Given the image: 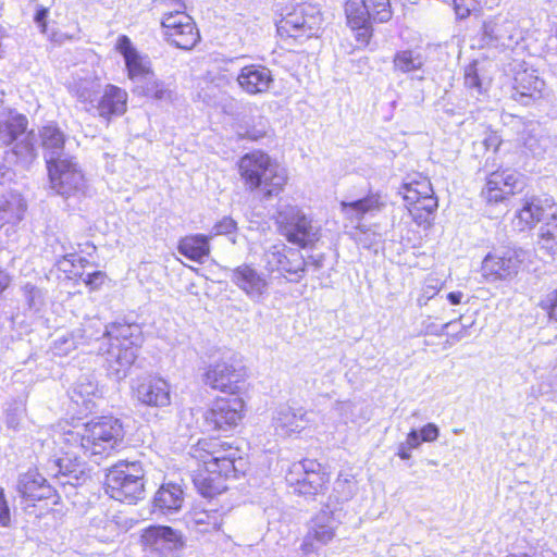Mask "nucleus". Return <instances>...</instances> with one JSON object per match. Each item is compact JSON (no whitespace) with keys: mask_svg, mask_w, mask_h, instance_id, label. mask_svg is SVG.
<instances>
[{"mask_svg":"<svg viewBox=\"0 0 557 557\" xmlns=\"http://www.w3.org/2000/svg\"><path fill=\"white\" fill-rule=\"evenodd\" d=\"M122 437V424L117 419L107 417L91 420L78 431L65 433V442L72 450L53 462L50 468L51 474L57 476L76 473L82 467L78 451L87 457H95L98 462L110 455Z\"/></svg>","mask_w":557,"mask_h":557,"instance_id":"nucleus-1","label":"nucleus"},{"mask_svg":"<svg viewBox=\"0 0 557 557\" xmlns=\"http://www.w3.org/2000/svg\"><path fill=\"white\" fill-rule=\"evenodd\" d=\"M238 169L245 187L249 191L258 193L265 200L277 196L287 182L285 169L272 162L271 158L260 150L243 156Z\"/></svg>","mask_w":557,"mask_h":557,"instance_id":"nucleus-2","label":"nucleus"},{"mask_svg":"<svg viewBox=\"0 0 557 557\" xmlns=\"http://www.w3.org/2000/svg\"><path fill=\"white\" fill-rule=\"evenodd\" d=\"M520 230L543 222L540 245L550 256H557V206L552 198L533 197L517 213Z\"/></svg>","mask_w":557,"mask_h":557,"instance_id":"nucleus-3","label":"nucleus"},{"mask_svg":"<svg viewBox=\"0 0 557 557\" xmlns=\"http://www.w3.org/2000/svg\"><path fill=\"white\" fill-rule=\"evenodd\" d=\"M27 124L25 115L8 108L0 110V144L13 145V154L24 163L36 157L37 135L26 132Z\"/></svg>","mask_w":557,"mask_h":557,"instance_id":"nucleus-4","label":"nucleus"},{"mask_svg":"<svg viewBox=\"0 0 557 557\" xmlns=\"http://www.w3.org/2000/svg\"><path fill=\"white\" fill-rule=\"evenodd\" d=\"M276 223L289 243L302 248L312 247L321 237V226L296 206H280Z\"/></svg>","mask_w":557,"mask_h":557,"instance_id":"nucleus-5","label":"nucleus"},{"mask_svg":"<svg viewBox=\"0 0 557 557\" xmlns=\"http://www.w3.org/2000/svg\"><path fill=\"white\" fill-rule=\"evenodd\" d=\"M530 252L520 247H503L488 252L481 265L482 276L488 283L515 277Z\"/></svg>","mask_w":557,"mask_h":557,"instance_id":"nucleus-6","label":"nucleus"},{"mask_svg":"<svg viewBox=\"0 0 557 557\" xmlns=\"http://www.w3.org/2000/svg\"><path fill=\"white\" fill-rule=\"evenodd\" d=\"M322 17L317 7L299 4L277 24V33L295 39L311 38L321 28Z\"/></svg>","mask_w":557,"mask_h":557,"instance_id":"nucleus-7","label":"nucleus"},{"mask_svg":"<svg viewBox=\"0 0 557 557\" xmlns=\"http://www.w3.org/2000/svg\"><path fill=\"white\" fill-rule=\"evenodd\" d=\"M161 26L165 41L178 49L190 50L200 40L196 23L183 11L165 13Z\"/></svg>","mask_w":557,"mask_h":557,"instance_id":"nucleus-8","label":"nucleus"},{"mask_svg":"<svg viewBox=\"0 0 557 557\" xmlns=\"http://www.w3.org/2000/svg\"><path fill=\"white\" fill-rule=\"evenodd\" d=\"M51 188L57 194L69 197L85 188V176L72 157H63L47 165Z\"/></svg>","mask_w":557,"mask_h":557,"instance_id":"nucleus-9","label":"nucleus"},{"mask_svg":"<svg viewBox=\"0 0 557 557\" xmlns=\"http://www.w3.org/2000/svg\"><path fill=\"white\" fill-rule=\"evenodd\" d=\"M244 401L239 397L216 399L203 416L208 431L228 432L243 419Z\"/></svg>","mask_w":557,"mask_h":557,"instance_id":"nucleus-10","label":"nucleus"},{"mask_svg":"<svg viewBox=\"0 0 557 557\" xmlns=\"http://www.w3.org/2000/svg\"><path fill=\"white\" fill-rule=\"evenodd\" d=\"M129 468L135 469L136 463L120 462L115 465L107 474V485L112 491V497L136 503L139 492L138 476L131 472Z\"/></svg>","mask_w":557,"mask_h":557,"instance_id":"nucleus-11","label":"nucleus"},{"mask_svg":"<svg viewBox=\"0 0 557 557\" xmlns=\"http://www.w3.org/2000/svg\"><path fill=\"white\" fill-rule=\"evenodd\" d=\"M227 277L255 302H261L268 295L269 283L262 273L249 264H242L228 270Z\"/></svg>","mask_w":557,"mask_h":557,"instance_id":"nucleus-12","label":"nucleus"},{"mask_svg":"<svg viewBox=\"0 0 557 557\" xmlns=\"http://www.w3.org/2000/svg\"><path fill=\"white\" fill-rule=\"evenodd\" d=\"M238 87L249 96L264 95L274 85L272 71L260 63L243 65L236 75H232Z\"/></svg>","mask_w":557,"mask_h":557,"instance_id":"nucleus-13","label":"nucleus"},{"mask_svg":"<svg viewBox=\"0 0 557 557\" xmlns=\"http://www.w3.org/2000/svg\"><path fill=\"white\" fill-rule=\"evenodd\" d=\"M141 546L166 555L183 548L184 539L180 531L168 525L151 524L141 530Z\"/></svg>","mask_w":557,"mask_h":557,"instance_id":"nucleus-14","label":"nucleus"},{"mask_svg":"<svg viewBox=\"0 0 557 557\" xmlns=\"http://www.w3.org/2000/svg\"><path fill=\"white\" fill-rule=\"evenodd\" d=\"M523 187L522 175L512 170H502L492 172L482 190V195L488 202H498Z\"/></svg>","mask_w":557,"mask_h":557,"instance_id":"nucleus-15","label":"nucleus"},{"mask_svg":"<svg viewBox=\"0 0 557 557\" xmlns=\"http://www.w3.org/2000/svg\"><path fill=\"white\" fill-rule=\"evenodd\" d=\"M216 443L199 441L197 451L202 450L206 455H201L202 466L208 467L212 471L236 476L238 471L237 463L242 465V458L237 457V450L216 448Z\"/></svg>","mask_w":557,"mask_h":557,"instance_id":"nucleus-16","label":"nucleus"},{"mask_svg":"<svg viewBox=\"0 0 557 557\" xmlns=\"http://www.w3.org/2000/svg\"><path fill=\"white\" fill-rule=\"evenodd\" d=\"M338 521L334 518L333 511L327 507L319 511L309 524L305 536L302 548L305 552H313L322 545L327 544L335 536Z\"/></svg>","mask_w":557,"mask_h":557,"instance_id":"nucleus-17","label":"nucleus"},{"mask_svg":"<svg viewBox=\"0 0 557 557\" xmlns=\"http://www.w3.org/2000/svg\"><path fill=\"white\" fill-rule=\"evenodd\" d=\"M242 380L240 371L225 361L210 364L203 374V382L213 389L234 395L238 392Z\"/></svg>","mask_w":557,"mask_h":557,"instance_id":"nucleus-18","label":"nucleus"},{"mask_svg":"<svg viewBox=\"0 0 557 557\" xmlns=\"http://www.w3.org/2000/svg\"><path fill=\"white\" fill-rule=\"evenodd\" d=\"M296 470L305 471V481H298L295 494L312 497L326 490L329 475L321 470V465L315 460L305 459L296 463Z\"/></svg>","mask_w":557,"mask_h":557,"instance_id":"nucleus-19","label":"nucleus"},{"mask_svg":"<svg viewBox=\"0 0 557 557\" xmlns=\"http://www.w3.org/2000/svg\"><path fill=\"white\" fill-rule=\"evenodd\" d=\"M515 32L513 22L507 18L492 17L484 21L482 25L481 41L483 46L508 48L515 42Z\"/></svg>","mask_w":557,"mask_h":557,"instance_id":"nucleus-20","label":"nucleus"},{"mask_svg":"<svg viewBox=\"0 0 557 557\" xmlns=\"http://www.w3.org/2000/svg\"><path fill=\"white\" fill-rule=\"evenodd\" d=\"M364 0H349L345 4L347 24L356 30V39L361 45H368L372 37V20Z\"/></svg>","mask_w":557,"mask_h":557,"instance_id":"nucleus-21","label":"nucleus"},{"mask_svg":"<svg viewBox=\"0 0 557 557\" xmlns=\"http://www.w3.org/2000/svg\"><path fill=\"white\" fill-rule=\"evenodd\" d=\"M545 83L534 71H522L515 77L512 98L522 106H529L543 97Z\"/></svg>","mask_w":557,"mask_h":557,"instance_id":"nucleus-22","label":"nucleus"},{"mask_svg":"<svg viewBox=\"0 0 557 557\" xmlns=\"http://www.w3.org/2000/svg\"><path fill=\"white\" fill-rule=\"evenodd\" d=\"M184 504V492L178 484H162L151 503V515L169 516L178 512Z\"/></svg>","mask_w":557,"mask_h":557,"instance_id":"nucleus-23","label":"nucleus"},{"mask_svg":"<svg viewBox=\"0 0 557 557\" xmlns=\"http://www.w3.org/2000/svg\"><path fill=\"white\" fill-rule=\"evenodd\" d=\"M308 422L307 412L304 409H294L288 406L280 407L273 418L275 432L281 436L300 433Z\"/></svg>","mask_w":557,"mask_h":557,"instance_id":"nucleus-24","label":"nucleus"},{"mask_svg":"<svg viewBox=\"0 0 557 557\" xmlns=\"http://www.w3.org/2000/svg\"><path fill=\"white\" fill-rule=\"evenodd\" d=\"M141 95L160 102L172 101V90L164 82L158 79L151 69V61L147 55H141Z\"/></svg>","mask_w":557,"mask_h":557,"instance_id":"nucleus-25","label":"nucleus"},{"mask_svg":"<svg viewBox=\"0 0 557 557\" xmlns=\"http://www.w3.org/2000/svg\"><path fill=\"white\" fill-rule=\"evenodd\" d=\"M231 474L212 471L208 467L202 466L193 475V483L199 494L206 498H212L226 491L225 481Z\"/></svg>","mask_w":557,"mask_h":557,"instance_id":"nucleus-26","label":"nucleus"},{"mask_svg":"<svg viewBox=\"0 0 557 557\" xmlns=\"http://www.w3.org/2000/svg\"><path fill=\"white\" fill-rule=\"evenodd\" d=\"M17 490L24 498L33 502L50 498L53 494V488L36 469L20 476Z\"/></svg>","mask_w":557,"mask_h":557,"instance_id":"nucleus-27","label":"nucleus"},{"mask_svg":"<svg viewBox=\"0 0 557 557\" xmlns=\"http://www.w3.org/2000/svg\"><path fill=\"white\" fill-rule=\"evenodd\" d=\"M41 147L45 151L47 165L63 158L65 135L54 123L42 126L38 132Z\"/></svg>","mask_w":557,"mask_h":557,"instance_id":"nucleus-28","label":"nucleus"},{"mask_svg":"<svg viewBox=\"0 0 557 557\" xmlns=\"http://www.w3.org/2000/svg\"><path fill=\"white\" fill-rule=\"evenodd\" d=\"M137 329V325H131L125 323H113L107 326L104 337L110 342V348L106 350L112 357H116L119 360L122 358L121 352L124 350L127 354L131 345H133V330Z\"/></svg>","mask_w":557,"mask_h":557,"instance_id":"nucleus-29","label":"nucleus"},{"mask_svg":"<svg viewBox=\"0 0 557 557\" xmlns=\"http://www.w3.org/2000/svg\"><path fill=\"white\" fill-rule=\"evenodd\" d=\"M91 108L104 119L123 114L126 110V92L119 87L108 86L97 106L92 104Z\"/></svg>","mask_w":557,"mask_h":557,"instance_id":"nucleus-30","label":"nucleus"},{"mask_svg":"<svg viewBox=\"0 0 557 557\" xmlns=\"http://www.w3.org/2000/svg\"><path fill=\"white\" fill-rule=\"evenodd\" d=\"M141 405L162 408L171 403L170 386L162 379H154L141 384Z\"/></svg>","mask_w":557,"mask_h":557,"instance_id":"nucleus-31","label":"nucleus"},{"mask_svg":"<svg viewBox=\"0 0 557 557\" xmlns=\"http://www.w3.org/2000/svg\"><path fill=\"white\" fill-rule=\"evenodd\" d=\"M178 251L190 260L202 262L210 252L209 238L202 234L186 236L180 240Z\"/></svg>","mask_w":557,"mask_h":557,"instance_id":"nucleus-32","label":"nucleus"},{"mask_svg":"<svg viewBox=\"0 0 557 557\" xmlns=\"http://www.w3.org/2000/svg\"><path fill=\"white\" fill-rule=\"evenodd\" d=\"M380 206V196L375 194H370L355 201L341 202L342 212L345 216L357 221L362 220L366 213L379 210Z\"/></svg>","mask_w":557,"mask_h":557,"instance_id":"nucleus-33","label":"nucleus"},{"mask_svg":"<svg viewBox=\"0 0 557 557\" xmlns=\"http://www.w3.org/2000/svg\"><path fill=\"white\" fill-rule=\"evenodd\" d=\"M69 89L81 102L92 106L96 95L99 92L100 83L91 76L73 77V81L69 85Z\"/></svg>","mask_w":557,"mask_h":557,"instance_id":"nucleus-34","label":"nucleus"},{"mask_svg":"<svg viewBox=\"0 0 557 557\" xmlns=\"http://www.w3.org/2000/svg\"><path fill=\"white\" fill-rule=\"evenodd\" d=\"M394 69L401 73H411L421 70L425 63V58L414 50L398 51L393 59Z\"/></svg>","mask_w":557,"mask_h":557,"instance_id":"nucleus-35","label":"nucleus"},{"mask_svg":"<svg viewBox=\"0 0 557 557\" xmlns=\"http://www.w3.org/2000/svg\"><path fill=\"white\" fill-rule=\"evenodd\" d=\"M115 49L123 55L131 78L139 76V62L136 48L125 35L119 36Z\"/></svg>","mask_w":557,"mask_h":557,"instance_id":"nucleus-36","label":"nucleus"},{"mask_svg":"<svg viewBox=\"0 0 557 557\" xmlns=\"http://www.w3.org/2000/svg\"><path fill=\"white\" fill-rule=\"evenodd\" d=\"M306 270L305 258L298 250L288 248L280 272L297 275L301 278Z\"/></svg>","mask_w":557,"mask_h":557,"instance_id":"nucleus-37","label":"nucleus"},{"mask_svg":"<svg viewBox=\"0 0 557 557\" xmlns=\"http://www.w3.org/2000/svg\"><path fill=\"white\" fill-rule=\"evenodd\" d=\"M23 297L29 310L40 311L45 305V292L32 283H26L22 287Z\"/></svg>","mask_w":557,"mask_h":557,"instance_id":"nucleus-38","label":"nucleus"},{"mask_svg":"<svg viewBox=\"0 0 557 557\" xmlns=\"http://www.w3.org/2000/svg\"><path fill=\"white\" fill-rule=\"evenodd\" d=\"M372 22L384 23L392 17L389 0H364Z\"/></svg>","mask_w":557,"mask_h":557,"instance_id":"nucleus-39","label":"nucleus"},{"mask_svg":"<svg viewBox=\"0 0 557 557\" xmlns=\"http://www.w3.org/2000/svg\"><path fill=\"white\" fill-rule=\"evenodd\" d=\"M287 249L288 248L284 244H276L265 250L263 260L269 271L273 272L281 270Z\"/></svg>","mask_w":557,"mask_h":557,"instance_id":"nucleus-40","label":"nucleus"},{"mask_svg":"<svg viewBox=\"0 0 557 557\" xmlns=\"http://www.w3.org/2000/svg\"><path fill=\"white\" fill-rule=\"evenodd\" d=\"M82 338V330L61 335L54 341L53 349L57 355H67L77 348L78 339Z\"/></svg>","mask_w":557,"mask_h":557,"instance_id":"nucleus-41","label":"nucleus"},{"mask_svg":"<svg viewBox=\"0 0 557 557\" xmlns=\"http://www.w3.org/2000/svg\"><path fill=\"white\" fill-rule=\"evenodd\" d=\"M404 188L406 189L404 199L407 202L411 200L421 199V197L428 196L433 193L431 183L429 181L405 184Z\"/></svg>","mask_w":557,"mask_h":557,"instance_id":"nucleus-42","label":"nucleus"},{"mask_svg":"<svg viewBox=\"0 0 557 557\" xmlns=\"http://www.w3.org/2000/svg\"><path fill=\"white\" fill-rule=\"evenodd\" d=\"M465 87L478 96L483 95L481 78L478 74L476 64L471 63L465 69Z\"/></svg>","mask_w":557,"mask_h":557,"instance_id":"nucleus-43","label":"nucleus"},{"mask_svg":"<svg viewBox=\"0 0 557 557\" xmlns=\"http://www.w3.org/2000/svg\"><path fill=\"white\" fill-rule=\"evenodd\" d=\"M408 203L412 205L414 210L424 211L428 215L435 212L438 207L437 198L434 196V193L423 196L421 199L408 201Z\"/></svg>","mask_w":557,"mask_h":557,"instance_id":"nucleus-44","label":"nucleus"},{"mask_svg":"<svg viewBox=\"0 0 557 557\" xmlns=\"http://www.w3.org/2000/svg\"><path fill=\"white\" fill-rule=\"evenodd\" d=\"M334 492L337 502H346L352 497V482L350 479H342L341 476L336 480L334 485Z\"/></svg>","mask_w":557,"mask_h":557,"instance_id":"nucleus-45","label":"nucleus"},{"mask_svg":"<svg viewBox=\"0 0 557 557\" xmlns=\"http://www.w3.org/2000/svg\"><path fill=\"white\" fill-rule=\"evenodd\" d=\"M524 147L528 149L534 157H541L545 153L547 147L546 138H537L533 134H529L524 139Z\"/></svg>","mask_w":557,"mask_h":557,"instance_id":"nucleus-46","label":"nucleus"},{"mask_svg":"<svg viewBox=\"0 0 557 557\" xmlns=\"http://www.w3.org/2000/svg\"><path fill=\"white\" fill-rule=\"evenodd\" d=\"M539 306L546 311L549 320L557 321V289L546 294Z\"/></svg>","mask_w":557,"mask_h":557,"instance_id":"nucleus-47","label":"nucleus"},{"mask_svg":"<svg viewBox=\"0 0 557 557\" xmlns=\"http://www.w3.org/2000/svg\"><path fill=\"white\" fill-rule=\"evenodd\" d=\"M237 230V223L230 216H224L221 221L214 224L211 234L216 235H232Z\"/></svg>","mask_w":557,"mask_h":557,"instance_id":"nucleus-48","label":"nucleus"},{"mask_svg":"<svg viewBox=\"0 0 557 557\" xmlns=\"http://www.w3.org/2000/svg\"><path fill=\"white\" fill-rule=\"evenodd\" d=\"M60 270L64 272H73L75 264H86V258L76 253H67L57 261Z\"/></svg>","mask_w":557,"mask_h":557,"instance_id":"nucleus-49","label":"nucleus"},{"mask_svg":"<svg viewBox=\"0 0 557 557\" xmlns=\"http://www.w3.org/2000/svg\"><path fill=\"white\" fill-rule=\"evenodd\" d=\"M480 0H451L456 15L459 18H466L470 13L475 10L476 3Z\"/></svg>","mask_w":557,"mask_h":557,"instance_id":"nucleus-50","label":"nucleus"},{"mask_svg":"<svg viewBox=\"0 0 557 557\" xmlns=\"http://www.w3.org/2000/svg\"><path fill=\"white\" fill-rule=\"evenodd\" d=\"M194 521L196 524H207L208 528L206 531H209L210 528L213 530H219L221 527L219 517L216 515H210L207 511L196 512Z\"/></svg>","mask_w":557,"mask_h":557,"instance_id":"nucleus-51","label":"nucleus"},{"mask_svg":"<svg viewBox=\"0 0 557 557\" xmlns=\"http://www.w3.org/2000/svg\"><path fill=\"white\" fill-rule=\"evenodd\" d=\"M11 522L10 508L4 496V491L0 487V525L9 527Z\"/></svg>","mask_w":557,"mask_h":557,"instance_id":"nucleus-52","label":"nucleus"},{"mask_svg":"<svg viewBox=\"0 0 557 557\" xmlns=\"http://www.w3.org/2000/svg\"><path fill=\"white\" fill-rule=\"evenodd\" d=\"M438 435L440 430L434 423L425 424L420 431V436L423 442H433L438 437Z\"/></svg>","mask_w":557,"mask_h":557,"instance_id":"nucleus-53","label":"nucleus"},{"mask_svg":"<svg viewBox=\"0 0 557 557\" xmlns=\"http://www.w3.org/2000/svg\"><path fill=\"white\" fill-rule=\"evenodd\" d=\"M106 280V274L101 271H96L92 273H89L84 278V282L86 285H88L91 289L99 288Z\"/></svg>","mask_w":557,"mask_h":557,"instance_id":"nucleus-54","label":"nucleus"},{"mask_svg":"<svg viewBox=\"0 0 557 557\" xmlns=\"http://www.w3.org/2000/svg\"><path fill=\"white\" fill-rule=\"evenodd\" d=\"M286 481L294 488L295 492L297 487V482L305 481V471L296 470V463H294L289 473L286 475Z\"/></svg>","mask_w":557,"mask_h":557,"instance_id":"nucleus-55","label":"nucleus"},{"mask_svg":"<svg viewBox=\"0 0 557 557\" xmlns=\"http://www.w3.org/2000/svg\"><path fill=\"white\" fill-rule=\"evenodd\" d=\"M83 388H84V385H83V384H79V385H77L76 387H74V389H73L74 395H73L72 397H73L74 401L78 404V403H79V399L75 398V396H79V397L82 398V403H83L84 405H87V403H88L89 400H87V399H85V398H84V393H85L86 395H91V394H94V392H95V387H94V385H92V384H88L84 391H83Z\"/></svg>","mask_w":557,"mask_h":557,"instance_id":"nucleus-56","label":"nucleus"},{"mask_svg":"<svg viewBox=\"0 0 557 557\" xmlns=\"http://www.w3.org/2000/svg\"><path fill=\"white\" fill-rule=\"evenodd\" d=\"M306 267H312L315 271L320 270L324 263V255L320 253L317 256H308L305 259Z\"/></svg>","mask_w":557,"mask_h":557,"instance_id":"nucleus-57","label":"nucleus"},{"mask_svg":"<svg viewBox=\"0 0 557 557\" xmlns=\"http://www.w3.org/2000/svg\"><path fill=\"white\" fill-rule=\"evenodd\" d=\"M421 442L423 441L421 440V436L418 433V431L411 430L407 435V441L405 445L408 446V449H412L417 448L421 444Z\"/></svg>","mask_w":557,"mask_h":557,"instance_id":"nucleus-58","label":"nucleus"},{"mask_svg":"<svg viewBox=\"0 0 557 557\" xmlns=\"http://www.w3.org/2000/svg\"><path fill=\"white\" fill-rule=\"evenodd\" d=\"M48 13L49 11L47 8H40L36 12L35 22L39 25L41 32H46V18L48 16Z\"/></svg>","mask_w":557,"mask_h":557,"instance_id":"nucleus-59","label":"nucleus"},{"mask_svg":"<svg viewBox=\"0 0 557 557\" xmlns=\"http://www.w3.org/2000/svg\"><path fill=\"white\" fill-rule=\"evenodd\" d=\"M483 145L486 149L493 148L496 151L500 145V140L497 135L491 134L483 140Z\"/></svg>","mask_w":557,"mask_h":557,"instance_id":"nucleus-60","label":"nucleus"},{"mask_svg":"<svg viewBox=\"0 0 557 557\" xmlns=\"http://www.w3.org/2000/svg\"><path fill=\"white\" fill-rule=\"evenodd\" d=\"M12 178H13L12 170L4 164H0V184H4L5 182L11 181Z\"/></svg>","mask_w":557,"mask_h":557,"instance_id":"nucleus-61","label":"nucleus"},{"mask_svg":"<svg viewBox=\"0 0 557 557\" xmlns=\"http://www.w3.org/2000/svg\"><path fill=\"white\" fill-rule=\"evenodd\" d=\"M438 282L436 280H430L424 288V295L426 298H431L436 294Z\"/></svg>","mask_w":557,"mask_h":557,"instance_id":"nucleus-62","label":"nucleus"},{"mask_svg":"<svg viewBox=\"0 0 557 557\" xmlns=\"http://www.w3.org/2000/svg\"><path fill=\"white\" fill-rule=\"evenodd\" d=\"M550 391H543V393H550L553 399L557 400V375H553L549 380Z\"/></svg>","mask_w":557,"mask_h":557,"instance_id":"nucleus-63","label":"nucleus"},{"mask_svg":"<svg viewBox=\"0 0 557 557\" xmlns=\"http://www.w3.org/2000/svg\"><path fill=\"white\" fill-rule=\"evenodd\" d=\"M462 297L463 294L461 292H450L447 295V299L451 305H459L461 302Z\"/></svg>","mask_w":557,"mask_h":557,"instance_id":"nucleus-64","label":"nucleus"}]
</instances>
